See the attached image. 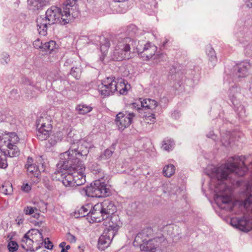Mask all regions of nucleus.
Instances as JSON below:
<instances>
[{
  "instance_id": "48",
  "label": "nucleus",
  "mask_w": 252,
  "mask_h": 252,
  "mask_svg": "<svg viewBox=\"0 0 252 252\" xmlns=\"http://www.w3.org/2000/svg\"><path fill=\"white\" fill-rule=\"evenodd\" d=\"M2 59L1 61V63L2 64L7 63L10 60L9 55L7 53H4L2 54Z\"/></svg>"
},
{
  "instance_id": "13",
  "label": "nucleus",
  "mask_w": 252,
  "mask_h": 252,
  "mask_svg": "<svg viewBox=\"0 0 252 252\" xmlns=\"http://www.w3.org/2000/svg\"><path fill=\"white\" fill-rule=\"evenodd\" d=\"M135 115L133 113L120 112L116 116L115 123L120 131L128 127L132 123Z\"/></svg>"
},
{
  "instance_id": "15",
  "label": "nucleus",
  "mask_w": 252,
  "mask_h": 252,
  "mask_svg": "<svg viewBox=\"0 0 252 252\" xmlns=\"http://www.w3.org/2000/svg\"><path fill=\"white\" fill-rule=\"evenodd\" d=\"M153 234V230L151 227L143 229L141 232H139L135 237L133 244L135 247H141L144 243L147 241L148 237Z\"/></svg>"
},
{
  "instance_id": "16",
  "label": "nucleus",
  "mask_w": 252,
  "mask_h": 252,
  "mask_svg": "<svg viewBox=\"0 0 252 252\" xmlns=\"http://www.w3.org/2000/svg\"><path fill=\"white\" fill-rule=\"evenodd\" d=\"M231 223L233 226L243 232H249L252 229V221L246 217L233 219Z\"/></svg>"
},
{
  "instance_id": "25",
  "label": "nucleus",
  "mask_w": 252,
  "mask_h": 252,
  "mask_svg": "<svg viewBox=\"0 0 252 252\" xmlns=\"http://www.w3.org/2000/svg\"><path fill=\"white\" fill-rule=\"evenodd\" d=\"M143 109L153 110L158 106V102L154 99L147 98L142 100Z\"/></svg>"
},
{
  "instance_id": "27",
  "label": "nucleus",
  "mask_w": 252,
  "mask_h": 252,
  "mask_svg": "<svg viewBox=\"0 0 252 252\" xmlns=\"http://www.w3.org/2000/svg\"><path fill=\"white\" fill-rule=\"evenodd\" d=\"M174 142L171 138H165L162 142L161 148L166 151L172 150L174 147Z\"/></svg>"
},
{
  "instance_id": "55",
  "label": "nucleus",
  "mask_w": 252,
  "mask_h": 252,
  "mask_svg": "<svg viewBox=\"0 0 252 252\" xmlns=\"http://www.w3.org/2000/svg\"><path fill=\"white\" fill-rule=\"evenodd\" d=\"M177 115H179L178 112H175H175H174V113L172 114V117H175V118H176V116H177Z\"/></svg>"
},
{
  "instance_id": "24",
  "label": "nucleus",
  "mask_w": 252,
  "mask_h": 252,
  "mask_svg": "<svg viewBox=\"0 0 252 252\" xmlns=\"http://www.w3.org/2000/svg\"><path fill=\"white\" fill-rule=\"evenodd\" d=\"M247 197L244 202V207L248 209L252 205V181L248 183L246 186Z\"/></svg>"
},
{
  "instance_id": "10",
  "label": "nucleus",
  "mask_w": 252,
  "mask_h": 252,
  "mask_svg": "<svg viewBox=\"0 0 252 252\" xmlns=\"http://www.w3.org/2000/svg\"><path fill=\"white\" fill-rule=\"evenodd\" d=\"M37 136L40 140H46L49 137L52 129V120L49 115H44L39 117L36 122Z\"/></svg>"
},
{
  "instance_id": "26",
  "label": "nucleus",
  "mask_w": 252,
  "mask_h": 252,
  "mask_svg": "<svg viewBox=\"0 0 252 252\" xmlns=\"http://www.w3.org/2000/svg\"><path fill=\"white\" fill-rule=\"evenodd\" d=\"M74 175L73 172L71 174H65L63 178L62 183L64 186L68 187H74Z\"/></svg>"
},
{
  "instance_id": "44",
  "label": "nucleus",
  "mask_w": 252,
  "mask_h": 252,
  "mask_svg": "<svg viewBox=\"0 0 252 252\" xmlns=\"http://www.w3.org/2000/svg\"><path fill=\"white\" fill-rule=\"evenodd\" d=\"M33 45L36 49H43V44L39 39H37L33 42Z\"/></svg>"
},
{
  "instance_id": "35",
  "label": "nucleus",
  "mask_w": 252,
  "mask_h": 252,
  "mask_svg": "<svg viewBox=\"0 0 252 252\" xmlns=\"http://www.w3.org/2000/svg\"><path fill=\"white\" fill-rule=\"evenodd\" d=\"M81 65L72 67L70 70V74L76 79H79L81 75Z\"/></svg>"
},
{
  "instance_id": "36",
  "label": "nucleus",
  "mask_w": 252,
  "mask_h": 252,
  "mask_svg": "<svg viewBox=\"0 0 252 252\" xmlns=\"http://www.w3.org/2000/svg\"><path fill=\"white\" fill-rule=\"evenodd\" d=\"M114 150L107 149L99 156L98 159L99 160H106L112 156Z\"/></svg>"
},
{
  "instance_id": "39",
  "label": "nucleus",
  "mask_w": 252,
  "mask_h": 252,
  "mask_svg": "<svg viewBox=\"0 0 252 252\" xmlns=\"http://www.w3.org/2000/svg\"><path fill=\"white\" fill-rule=\"evenodd\" d=\"M56 46V42L54 41L51 40L49 42H45L43 44V51H53Z\"/></svg>"
},
{
  "instance_id": "9",
  "label": "nucleus",
  "mask_w": 252,
  "mask_h": 252,
  "mask_svg": "<svg viewBox=\"0 0 252 252\" xmlns=\"http://www.w3.org/2000/svg\"><path fill=\"white\" fill-rule=\"evenodd\" d=\"M66 162H61L60 160V162L58 165H60L61 169L63 170H71L72 169L74 175V187L81 186L86 182V176L84 175V171L85 170V167L83 163H77L72 162V164L70 166H67L66 165L68 163H65Z\"/></svg>"
},
{
  "instance_id": "28",
  "label": "nucleus",
  "mask_w": 252,
  "mask_h": 252,
  "mask_svg": "<svg viewBox=\"0 0 252 252\" xmlns=\"http://www.w3.org/2000/svg\"><path fill=\"white\" fill-rule=\"evenodd\" d=\"M206 53L209 57V61L212 63V65H214L217 62L215 51L210 45H208L206 47Z\"/></svg>"
},
{
  "instance_id": "45",
  "label": "nucleus",
  "mask_w": 252,
  "mask_h": 252,
  "mask_svg": "<svg viewBox=\"0 0 252 252\" xmlns=\"http://www.w3.org/2000/svg\"><path fill=\"white\" fill-rule=\"evenodd\" d=\"M43 243H44V246L46 249L49 250H51L53 249V244L49 240V239L48 238L45 239L44 241H43Z\"/></svg>"
},
{
  "instance_id": "5",
  "label": "nucleus",
  "mask_w": 252,
  "mask_h": 252,
  "mask_svg": "<svg viewBox=\"0 0 252 252\" xmlns=\"http://www.w3.org/2000/svg\"><path fill=\"white\" fill-rule=\"evenodd\" d=\"M71 133H69L67 137V141H70L72 146L69 149L60 155V160L61 162H66L68 165L66 166H70L72 162L81 163H83L81 161V158L86 157L88 154L89 151L87 146V143L85 142L78 147V148H74L73 145L78 142V140H71L70 139Z\"/></svg>"
},
{
  "instance_id": "18",
  "label": "nucleus",
  "mask_w": 252,
  "mask_h": 252,
  "mask_svg": "<svg viewBox=\"0 0 252 252\" xmlns=\"http://www.w3.org/2000/svg\"><path fill=\"white\" fill-rule=\"evenodd\" d=\"M252 65L249 61H245L238 63L235 70L237 71L236 74L238 77H244L248 75V71Z\"/></svg>"
},
{
  "instance_id": "30",
  "label": "nucleus",
  "mask_w": 252,
  "mask_h": 252,
  "mask_svg": "<svg viewBox=\"0 0 252 252\" xmlns=\"http://www.w3.org/2000/svg\"><path fill=\"white\" fill-rule=\"evenodd\" d=\"M175 172V167L173 164L165 165L163 169V174L167 177H171Z\"/></svg>"
},
{
  "instance_id": "32",
  "label": "nucleus",
  "mask_w": 252,
  "mask_h": 252,
  "mask_svg": "<svg viewBox=\"0 0 252 252\" xmlns=\"http://www.w3.org/2000/svg\"><path fill=\"white\" fill-rule=\"evenodd\" d=\"M89 168L94 174H100V175L99 176V177L100 178L102 179L103 178V173H102V170L100 168L99 165L97 163H94L89 164Z\"/></svg>"
},
{
  "instance_id": "2",
  "label": "nucleus",
  "mask_w": 252,
  "mask_h": 252,
  "mask_svg": "<svg viewBox=\"0 0 252 252\" xmlns=\"http://www.w3.org/2000/svg\"><path fill=\"white\" fill-rule=\"evenodd\" d=\"M100 40V51L103 55L108 52L111 42L114 45V51L111 55L112 58L115 61H122L131 58L130 49L136 45V42L129 37L123 35L117 37H111L106 38L104 36L99 37Z\"/></svg>"
},
{
  "instance_id": "41",
  "label": "nucleus",
  "mask_w": 252,
  "mask_h": 252,
  "mask_svg": "<svg viewBox=\"0 0 252 252\" xmlns=\"http://www.w3.org/2000/svg\"><path fill=\"white\" fill-rule=\"evenodd\" d=\"M7 247L9 252H14L18 250L19 246L16 242L10 241L8 244Z\"/></svg>"
},
{
  "instance_id": "54",
  "label": "nucleus",
  "mask_w": 252,
  "mask_h": 252,
  "mask_svg": "<svg viewBox=\"0 0 252 252\" xmlns=\"http://www.w3.org/2000/svg\"><path fill=\"white\" fill-rule=\"evenodd\" d=\"M32 162V158H31L29 157L28 158L27 163V164H31V163Z\"/></svg>"
},
{
  "instance_id": "11",
  "label": "nucleus",
  "mask_w": 252,
  "mask_h": 252,
  "mask_svg": "<svg viewBox=\"0 0 252 252\" xmlns=\"http://www.w3.org/2000/svg\"><path fill=\"white\" fill-rule=\"evenodd\" d=\"M84 191L86 195L91 197H103L110 194L109 189L106 188V184L99 180L91 183L90 186L86 188Z\"/></svg>"
},
{
  "instance_id": "58",
  "label": "nucleus",
  "mask_w": 252,
  "mask_h": 252,
  "mask_svg": "<svg viewBox=\"0 0 252 252\" xmlns=\"http://www.w3.org/2000/svg\"><path fill=\"white\" fill-rule=\"evenodd\" d=\"M159 57H163L164 56V55L163 54H160V55H158Z\"/></svg>"
},
{
  "instance_id": "50",
  "label": "nucleus",
  "mask_w": 252,
  "mask_h": 252,
  "mask_svg": "<svg viewBox=\"0 0 252 252\" xmlns=\"http://www.w3.org/2000/svg\"><path fill=\"white\" fill-rule=\"evenodd\" d=\"M24 221V218L22 216H18L15 219V221L16 222L18 225H20L23 223Z\"/></svg>"
},
{
  "instance_id": "51",
  "label": "nucleus",
  "mask_w": 252,
  "mask_h": 252,
  "mask_svg": "<svg viewBox=\"0 0 252 252\" xmlns=\"http://www.w3.org/2000/svg\"><path fill=\"white\" fill-rule=\"evenodd\" d=\"M22 83L26 85H31L32 83L30 79L26 77H23L22 79Z\"/></svg>"
},
{
  "instance_id": "4",
  "label": "nucleus",
  "mask_w": 252,
  "mask_h": 252,
  "mask_svg": "<svg viewBox=\"0 0 252 252\" xmlns=\"http://www.w3.org/2000/svg\"><path fill=\"white\" fill-rule=\"evenodd\" d=\"M62 9L57 6H52L46 12V16H39L36 20V25L38 33L45 36L47 33L48 26L57 23L62 25Z\"/></svg>"
},
{
  "instance_id": "14",
  "label": "nucleus",
  "mask_w": 252,
  "mask_h": 252,
  "mask_svg": "<svg viewBox=\"0 0 252 252\" xmlns=\"http://www.w3.org/2000/svg\"><path fill=\"white\" fill-rule=\"evenodd\" d=\"M116 80L114 77H107L103 80L101 85L98 86L100 94L105 97L114 93L116 90Z\"/></svg>"
},
{
  "instance_id": "8",
  "label": "nucleus",
  "mask_w": 252,
  "mask_h": 252,
  "mask_svg": "<svg viewBox=\"0 0 252 252\" xmlns=\"http://www.w3.org/2000/svg\"><path fill=\"white\" fill-rule=\"evenodd\" d=\"M111 220V216L109 220H102L103 225L108 226L107 228L104 229L103 233L99 237L98 241V248L100 250H104L105 249L108 248L111 244L112 239L115 235L117 233L118 226L111 225L110 220Z\"/></svg>"
},
{
  "instance_id": "29",
  "label": "nucleus",
  "mask_w": 252,
  "mask_h": 252,
  "mask_svg": "<svg viewBox=\"0 0 252 252\" xmlns=\"http://www.w3.org/2000/svg\"><path fill=\"white\" fill-rule=\"evenodd\" d=\"M0 190L5 195L12 194L13 192V187L11 183L9 182H4L0 187Z\"/></svg>"
},
{
  "instance_id": "1",
  "label": "nucleus",
  "mask_w": 252,
  "mask_h": 252,
  "mask_svg": "<svg viewBox=\"0 0 252 252\" xmlns=\"http://www.w3.org/2000/svg\"><path fill=\"white\" fill-rule=\"evenodd\" d=\"M247 170L243 158L238 156L230 157L225 164L215 169L214 175L218 183L215 188V199L218 204L220 203L219 205L221 209L232 210V190L225 182L229 180L232 184L236 182L239 185L240 181L236 180V178L243 176Z\"/></svg>"
},
{
  "instance_id": "12",
  "label": "nucleus",
  "mask_w": 252,
  "mask_h": 252,
  "mask_svg": "<svg viewBox=\"0 0 252 252\" xmlns=\"http://www.w3.org/2000/svg\"><path fill=\"white\" fill-rule=\"evenodd\" d=\"M62 17V25H64L73 19L78 17L80 15L78 5L76 2H66L63 6Z\"/></svg>"
},
{
  "instance_id": "37",
  "label": "nucleus",
  "mask_w": 252,
  "mask_h": 252,
  "mask_svg": "<svg viewBox=\"0 0 252 252\" xmlns=\"http://www.w3.org/2000/svg\"><path fill=\"white\" fill-rule=\"evenodd\" d=\"M63 138L62 135L60 132H57L55 135L51 136L49 142L51 146L55 145L58 142L61 141Z\"/></svg>"
},
{
  "instance_id": "56",
  "label": "nucleus",
  "mask_w": 252,
  "mask_h": 252,
  "mask_svg": "<svg viewBox=\"0 0 252 252\" xmlns=\"http://www.w3.org/2000/svg\"><path fill=\"white\" fill-rule=\"evenodd\" d=\"M77 0H66V2H73V1H74V2H76V3L77 2Z\"/></svg>"
},
{
  "instance_id": "20",
  "label": "nucleus",
  "mask_w": 252,
  "mask_h": 252,
  "mask_svg": "<svg viewBox=\"0 0 252 252\" xmlns=\"http://www.w3.org/2000/svg\"><path fill=\"white\" fill-rule=\"evenodd\" d=\"M29 235L31 237L33 243H35L37 245H39L36 247V249H39L43 243V238L42 233L36 229H32L28 231Z\"/></svg>"
},
{
  "instance_id": "46",
  "label": "nucleus",
  "mask_w": 252,
  "mask_h": 252,
  "mask_svg": "<svg viewBox=\"0 0 252 252\" xmlns=\"http://www.w3.org/2000/svg\"><path fill=\"white\" fill-rule=\"evenodd\" d=\"M245 53L248 56H251L252 55V45H247L244 49Z\"/></svg>"
},
{
  "instance_id": "19",
  "label": "nucleus",
  "mask_w": 252,
  "mask_h": 252,
  "mask_svg": "<svg viewBox=\"0 0 252 252\" xmlns=\"http://www.w3.org/2000/svg\"><path fill=\"white\" fill-rule=\"evenodd\" d=\"M45 205L43 201L37 202V205L34 207L27 206L24 208V213L27 215H31L33 218L38 219L39 217L41 206Z\"/></svg>"
},
{
  "instance_id": "49",
  "label": "nucleus",
  "mask_w": 252,
  "mask_h": 252,
  "mask_svg": "<svg viewBox=\"0 0 252 252\" xmlns=\"http://www.w3.org/2000/svg\"><path fill=\"white\" fill-rule=\"evenodd\" d=\"M21 189L24 191L28 192L31 189V187L28 184L24 183L21 187Z\"/></svg>"
},
{
  "instance_id": "22",
  "label": "nucleus",
  "mask_w": 252,
  "mask_h": 252,
  "mask_svg": "<svg viewBox=\"0 0 252 252\" xmlns=\"http://www.w3.org/2000/svg\"><path fill=\"white\" fill-rule=\"evenodd\" d=\"M33 242L31 237L29 235V232H27L21 240V247L26 251H31L32 250V245Z\"/></svg>"
},
{
  "instance_id": "21",
  "label": "nucleus",
  "mask_w": 252,
  "mask_h": 252,
  "mask_svg": "<svg viewBox=\"0 0 252 252\" xmlns=\"http://www.w3.org/2000/svg\"><path fill=\"white\" fill-rule=\"evenodd\" d=\"M152 235L148 237L147 241L141 247V250L145 252H155L156 248L158 246L157 239H152Z\"/></svg>"
},
{
  "instance_id": "31",
  "label": "nucleus",
  "mask_w": 252,
  "mask_h": 252,
  "mask_svg": "<svg viewBox=\"0 0 252 252\" xmlns=\"http://www.w3.org/2000/svg\"><path fill=\"white\" fill-rule=\"evenodd\" d=\"M28 7L33 11L38 10L42 6L39 0H28Z\"/></svg>"
},
{
  "instance_id": "3",
  "label": "nucleus",
  "mask_w": 252,
  "mask_h": 252,
  "mask_svg": "<svg viewBox=\"0 0 252 252\" xmlns=\"http://www.w3.org/2000/svg\"><path fill=\"white\" fill-rule=\"evenodd\" d=\"M89 204L81 206L75 212L76 217H84L87 216V219L90 223L99 222L102 220H110V216L115 212L116 207L108 199L104 200L94 206L90 211Z\"/></svg>"
},
{
  "instance_id": "34",
  "label": "nucleus",
  "mask_w": 252,
  "mask_h": 252,
  "mask_svg": "<svg viewBox=\"0 0 252 252\" xmlns=\"http://www.w3.org/2000/svg\"><path fill=\"white\" fill-rule=\"evenodd\" d=\"M27 171L32 174L34 176L38 177L39 169L35 164H26Z\"/></svg>"
},
{
  "instance_id": "47",
  "label": "nucleus",
  "mask_w": 252,
  "mask_h": 252,
  "mask_svg": "<svg viewBox=\"0 0 252 252\" xmlns=\"http://www.w3.org/2000/svg\"><path fill=\"white\" fill-rule=\"evenodd\" d=\"M66 238L70 243H75L76 240L75 237L69 232L67 233Z\"/></svg>"
},
{
  "instance_id": "33",
  "label": "nucleus",
  "mask_w": 252,
  "mask_h": 252,
  "mask_svg": "<svg viewBox=\"0 0 252 252\" xmlns=\"http://www.w3.org/2000/svg\"><path fill=\"white\" fill-rule=\"evenodd\" d=\"M91 106L85 104H80L76 107V110L80 114L85 115L92 110Z\"/></svg>"
},
{
  "instance_id": "23",
  "label": "nucleus",
  "mask_w": 252,
  "mask_h": 252,
  "mask_svg": "<svg viewBox=\"0 0 252 252\" xmlns=\"http://www.w3.org/2000/svg\"><path fill=\"white\" fill-rule=\"evenodd\" d=\"M117 84H116V90L115 92H118L120 94H124L127 92L128 87L130 86L128 84H126L124 80L122 78H118L116 80Z\"/></svg>"
},
{
  "instance_id": "57",
  "label": "nucleus",
  "mask_w": 252,
  "mask_h": 252,
  "mask_svg": "<svg viewBox=\"0 0 252 252\" xmlns=\"http://www.w3.org/2000/svg\"><path fill=\"white\" fill-rule=\"evenodd\" d=\"M70 246L69 245H66L65 246V250H66V251H67V250L70 249Z\"/></svg>"
},
{
  "instance_id": "6",
  "label": "nucleus",
  "mask_w": 252,
  "mask_h": 252,
  "mask_svg": "<svg viewBox=\"0 0 252 252\" xmlns=\"http://www.w3.org/2000/svg\"><path fill=\"white\" fill-rule=\"evenodd\" d=\"M19 138L15 132L4 133L0 132V147L5 146L7 148L3 152L6 156L10 158L17 157L20 150L17 146Z\"/></svg>"
},
{
  "instance_id": "43",
  "label": "nucleus",
  "mask_w": 252,
  "mask_h": 252,
  "mask_svg": "<svg viewBox=\"0 0 252 252\" xmlns=\"http://www.w3.org/2000/svg\"><path fill=\"white\" fill-rule=\"evenodd\" d=\"M132 107L136 109L139 112L143 109V102L141 98L136 100L135 102L132 104Z\"/></svg>"
},
{
  "instance_id": "42",
  "label": "nucleus",
  "mask_w": 252,
  "mask_h": 252,
  "mask_svg": "<svg viewBox=\"0 0 252 252\" xmlns=\"http://www.w3.org/2000/svg\"><path fill=\"white\" fill-rule=\"evenodd\" d=\"M156 118L155 114H151L149 115L144 116V121L147 124H154L155 122Z\"/></svg>"
},
{
  "instance_id": "38",
  "label": "nucleus",
  "mask_w": 252,
  "mask_h": 252,
  "mask_svg": "<svg viewBox=\"0 0 252 252\" xmlns=\"http://www.w3.org/2000/svg\"><path fill=\"white\" fill-rule=\"evenodd\" d=\"M36 162L37 163V167L39 169V172H44L45 169V161L42 156H39L37 158Z\"/></svg>"
},
{
  "instance_id": "40",
  "label": "nucleus",
  "mask_w": 252,
  "mask_h": 252,
  "mask_svg": "<svg viewBox=\"0 0 252 252\" xmlns=\"http://www.w3.org/2000/svg\"><path fill=\"white\" fill-rule=\"evenodd\" d=\"M8 166L5 154L0 152V168L5 169Z\"/></svg>"
},
{
  "instance_id": "7",
  "label": "nucleus",
  "mask_w": 252,
  "mask_h": 252,
  "mask_svg": "<svg viewBox=\"0 0 252 252\" xmlns=\"http://www.w3.org/2000/svg\"><path fill=\"white\" fill-rule=\"evenodd\" d=\"M137 31V27L135 25L129 26L126 31L127 34L130 36L136 42V41L133 38L134 36L136 34ZM139 55L145 60H148L151 59L155 54L157 50V47L151 43L148 42L144 44V46L140 45L139 42L135 47Z\"/></svg>"
},
{
  "instance_id": "53",
  "label": "nucleus",
  "mask_w": 252,
  "mask_h": 252,
  "mask_svg": "<svg viewBox=\"0 0 252 252\" xmlns=\"http://www.w3.org/2000/svg\"><path fill=\"white\" fill-rule=\"evenodd\" d=\"M246 5L250 8H252V0H247L246 1Z\"/></svg>"
},
{
  "instance_id": "59",
  "label": "nucleus",
  "mask_w": 252,
  "mask_h": 252,
  "mask_svg": "<svg viewBox=\"0 0 252 252\" xmlns=\"http://www.w3.org/2000/svg\"><path fill=\"white\" fill-rule=\"evenodd\" d=\"M43 252H48L47 251H44Z\"/></svg>"
},
{
  "instance_id": "17",
  "label": "nucleus",
  "mask_w": 252,
  "mask_h": 252,
  "mask_svg": "<svg viewBox=\"0 0 252 252\" xmlns=\"http://www.w3.org/2000/svg\"><path fill=\"white\" fill-rule=\"evenodd\" d=\"M241 94L240 89L237 87H232L230 90L229 97L234 106L237 109H243V107L241 104L240 97Z\"/></svg>"
},
{
  "instance_id": "52",
  "label": "nucleus",
  "mask_w": 252,
  "mask_h": 252,
  "mask_svg": "<svg viewBox=\"0 0 252 252\" xmlns=\"http://www.w3.org/2000/svg\"><path fill=\"white\" fill-rule=\"evenodd\" d=\"M66 245V244L65 242H62L59 246L60 248H62L61 252H68L66 250H65V246Z\"/></svg>"
}]
</instances>
